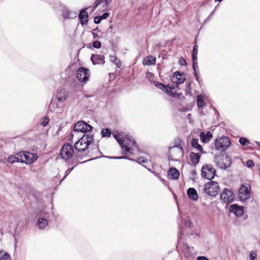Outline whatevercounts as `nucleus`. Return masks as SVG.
Segmentation results:
<instances>
[{
	"label": "nucleus",
	"instance_id": "f257e3e1",
	"mask_svg": "<svg viewBox=\"0 0 260 260\" xmlns=\"http://www.w3.org/2000/svg\"><path fill=\"white\" fill-rule=\"evenodd\" d=\"M113 136L121 146L123 154H133L138 151L139 147L132 137L125 136L123 137L121 133L113 134Z\"/></svg>",
	"mask_w": 260,
	"mask_h": 260
},
{
	"label": "nucleus",
	"instance_id": "f03ea898",
	"mask_svg": "<svg viewBox=\"0 0 260 260\" xmlns=\"http://www.w3.org/2000/svg\"><path fill=\"white\" fill-rule=\"evenodd\" d=\"M93 141V135L85 134L75 143L74 148L79 152H84L89 148Z\"/></svg>",
	"mask_w": 260,
	"mask_h": 260
},
{
	"label": "nucleus",
	"instance_id": "7ed1b4c3",
	"mask_svg": "<svg viewBox=\"0 0 260 260\" xmlns=\"http://www.w3.org/2000/svg\"><path fill=\"white\" fill-rule=\"evenodd\" d=\"M53 8L61 11V15L64 19H74L77 16V13L75 12L70 10L59 1L55 3Z\"/></svg>",
	"mask_w": 260,
	"mask_h": 260
},
{
	"label": "nucleus",
	"instance_id": "20e7f679",
	"mask_svg": "<svg viewBox=\"0 0 260 260\" xmlns=\"http://www.w3.org/2000/svg\"><path fill=\"white\" fill-rule=\"evenodd\" d=\"M216 150L220 152H225L231 145L230 139L226 136L216 138L214 142Z\"/></svg>",
	"mask_w": 260,
	"mask_h": 260
},
{
	"label": "nucleus",
	"instance_id": "39448f33",
	"mask_svg": "<svg viewBox=\"0 0 260 260\" xmlns=\"http://www.w3.org/2000/svg\"><path fill=\"white\" fill-rule=\"evenodd\" d=\"M74 149L72 145L65 143L60 150V157L66 161L69 160L73 156Z\"/></svg>",
	"mask_w": 260,
	"mask_h": 260
},
{
	"label": "nucleus",
	"instance_id": "423d86ee",
	"mask_svg": "<svg viewBox=\"0 0 260 260\" xmlns=\"http://www.w3.org/2000/svg\"><path fill=\"white\" fill-rule=\"evenodd\" d=\"M219 186L217 182L210 181L204 185L205 193L211 197H215L218 192Z\"/></svg>",
	"mask_w": 260,
	"mask_h": 260
},
{
	"label": "nucleus",
	"instance_id": "0eeeda50",
	"mask_svg": "<svg viewBox=\"0 0 260 260\" xmlns=\"http://www.w3.org/2000/svg\"><path fill=\"white\" fill-rule=\"evenodd\" d=\"M183 149L179 144L169 148V158L172 160H176L183 156Z\"/></svg>",
	"mask_w": 260,
	"mask_h": 260
},
{
	"label": "nucleus",
	"instance_id": "6e6552de",
	"mask_svg": "<svg viewBox=\"0 0 260 260\" xmlns=\"http://www.w3.org/2000/svg\"><path fill=\"white\" fill-rule=\"evenodd\" d=\"M214 162L218 168L222 169H226L230 166L231 159L228 155L225 157L223 156L215 155L214 156Z\"/></svg>",
	"mask_w": 260,
	"mask_h": 260
},
{
	"label": "nucleus",
	"instance_id": "1a4fd4ad",
	"mask_svg": "<svg viewBox=\"0 0 260 260\" xmlns=\"http://www.w3.org/2000/svg\"><path fill=\"white\" fill-rule=\"evenodd\" d=\"M19 153L20 158H21L23 160L20 161V162L22 163L31 164L38 158V156L36 153L28 151L19 152Z\"/></svg>",
	"mask_w": 260,
	"mask_h": 260
},
{
	"label": "nucleus",
	"instance_id": "9d476101",
	"mask_svg": "<svg viewBox=\"0 0 260 260\" xmlns=\"http://www.w3.org/2000/svg\"><path fill=\"white\" fill-rule=\"evenodd\" d=\"M154 83L155 86H156L157 88L162 90L168 95H171L173 98H179L180 95L182 94L181 93L179 94L174 92L173 91L174 90V87L172 88L169 85H166L158 82H154Z\"/></svg>",
	"mask_w": 260,
	"mask_h": 260
},
{
	"label": "nucleus",
	"instance_id": "9b49d317",
	"mask_svg": "<svg viewBox=\"0 0 260 260\" xmlns=\"http://www.w3.org/2000/svg\"><path fill=\"white\" fill-rule=\"evenodd\" d=\"M250 197V186L248 184H242L239 189L238 198L241 201L244 202Z\"/></svg>",
	"mask_w": 260,
	"mask_h": 260
},
{
	"label": "nucleus",
	"instance_id": "f8f14e48",
	"mask_svg": "<svg viewBox=\"0 0 260 260\" xmlns=\"http://www.w3.org/2000/svg\"><path fill=\"white\" fill-rule=\"evenodd\" d=\"M216 175V170L210 165L203 166L202 168V176L209 180H211Z\"/></svg>",
	"mask_w": 260,
	"mask_h": 260
},
{
	"label": "nucleus",
	"instance_id": "ddd939ff",
	"mask_svg": "<svg viewBox=\"0 0 260 260\" xmlns=\"http://www.w3.org/2000/svg\"><path fill=\"white\" fill-rule=\"evenodd\" d=\"M234 194L232 190L227 188H224L220 195V199L222 203L230 204L234 199Z\"/></svg>",
	"mask_w": 260,
	"mask_h": 260
},
{
	"label": "nucleus",
	"instance_id": "4468645a",
	"mask_svg": "<svg viewBox=\"0 0 260 260\" xmlns=\"http://www.w3.org/2000/svg\"><path fill=\"white\" fill-rule=\"evenodd\" d=\"M186 75L184 73H181L179 71L175 72L171 78V82L175 84L176 88L179 87V84H181L185 81Z\"/></svg>",
	"mask_w": 260,
	"mask_h": 260
},
{
	"label": "nucleus",
	"instance_id": "2eb2a0df",
	"mask_svg": "<svg viewBox=\"0 0 260 260\" xmlns=\"http://www.w3.org/2000/svg\"><path fill=\"white\" fill-rule=\"evenodd\" d=\"M89 77V71L83 67L79 68L77 71V78L81 82L86 81Z\"/></svg>",
	"mask_w": 260,
	"mask_h": 260
},
{
	"label": "nucleus",
	"instance_id": "dca6fc26",
	"mask_svg": "<svg viewBox=\"0 0 260 260\" xmlns=\"http://www.w3.org/2000/svg\"><path fill=\"white\" fill-rule=\"evenodd\" d=\"M109 2L110 0H96L93 5V10L99 6H101L102 11H107L108 10Z\"/></svg>",
	"mask_w": 260,
	"mask_h": 260
},
{
	"label": "nucleus",
	"instance_id": "f3484780",
	"mask_svg": "<svg viewBox=\"0 0 260 260\" xmlns=\"http://www.w3.org/2000/svg\"><path fill=\"white\" fill-rule=\"evenodd\" d=\"M90 59L94 65L105 63V57L103 55L92 54Z\"/></svg>",
	"mask_w": 260,
	"mask_h": 260
},
{
	"label": "nucleus",
	"instance_id": "a211bd4d",
	"mask_svg": "<svg viewBox=\"0 0 260 260\" xmlns=\"http://www.w3.org/2000/svg\"><path fill=\"white\" fill-rule=\"evenodd\" d=\"M230 211L231 212H233L238 217L241 216L244 213L243 208L236 204L231 205Z\"/></svg>",
	"mask_w": 260,
	"mask_h": 260
},
{
	"label": "nucleus",
	"instance_id": "6ab92c4d",
	"mask_svg": "<svg viewBox=\"0 0 260 260\" xmlns=\"http://www.w3.org/2000/svg\"><path fill=\"white\" fill-rule=\"evenodd\" d=\"M68 97V93L64 89L57 91L56 98L58 102H64Z\"/></svg>",
	"mask_w": 260,
	"mask_h": 260
},
{
	"label": "nucleus",
	"instance_id": "aec40b11",
	"mask_svg": "<svg viewBox=\"0 0 260 260\" xmlns=\"http://www.w3.org/2000/svg\"><path fill=\"white\" fill-rule=\"evenodd\" d=\"M168 175L170 178L175 180L179 178L180 173L175 168H171L168 172Z\"/></svg>",
	"mask_w": 260,
	"mask_h": 260
},
{
	"label": "nucleus",
	"instance_id": "412c9836",
	"mask_svg": "<svg viewBox=\"0 0 260 260\" xmlns=\"http://www.w3.org/2000/svg\"><path fill=\"white\" fill-rule=\"evenodd\" d=\"M79 18L82 25H86L88 22V14L85 10H82L79 14Z\"/></svg>",
	"mask_w": 260,
	"mask_h": 260
},
{
	"label": "nucleus",
	"instance_id": "4be33fe9",
	"mask_svg": "<svg viewBox=\"0 0 260 260\" xmlns=\"http://www.w3.org/2000/svg\"><path fill=\"white\" fill-rule=\"evenodd\" d=\"M187 194L188 198L192 201H197L198 199V194L194 188H189L187 190Z\"/></svg>",
	"mask_w": 260,
	"mask_h": 260
},
{
	"label": "nucleus",
	"instance_id": "5701e85b",
	"mask_svg": "<svg viewBox=\"0 0 260 260\" xmlns=\"http://www.w3.org/2000/svg\"><path fill=\"white\" fill-rule=\"evenodd\" d=\"M48 222L46 219L44 218H39L36 222L37 226L40 230H44L48 225Z\"/></svg>",
	"mask_w": 260,
	"mask_h": 260
},
{
	"label": "nucleus",
	"instance_id": "b1692460",
	"mask_svg": "<svg viewBox=\"0 0 260 260\" xmlns=\"http://www.w3.org/2000/svg\"><path fill=\"white\" fill-rule=\"evenodd\" d=\"M200 136L201 140L204 143L209 142L212 137V135L210 132H208L207 133L202 132L200 133Z\"/></svg>",
	"mask_w": 260,
	"mask_h": 260
},
{
	"label": "nucleus",
	"instance_id": "393cba45",
	"mask_svg": "<svg viewBox=\"0 0 260 260\" xmlns=\"http://www.w3.org/2000/svg\"><path fill=\"white\" fill-rule=\"evenodd\" d=\"M191 144L192 147L197 149L202 153H205L206 152L203 151L202 146L198 143V139L193 138L191 141Z\"/></svg>",
	"mask_w": 260,
	"mask_h": 260
},
{
	"label": "nucleus",
	"instance_id": "a878e982",
	"mask_svg": "<svg viewBox=\"0 0 260 260\" xmlns=\"http://www.w3.org/2000/svg\"><path fill=\"white\" fill-rule=\"evenodd\" d=\"M155 62L156 58L152 55L148 56L143 60V64L147 66L154 65Z\"/></svg>",
	"mask_w": 260,
	"mask_h": 260
},
{
	"label": "nucleus",
	"instance_id": "bb28decb",
	"mask_svg": "<svg viewBox=\"0 0 260 260\" xmlns=\"http://www.w3.org/2000/svg\"><path fill=\"white\" fill-rule=\"evenodd\" d=\"M189 155L191 161L192 162V164H193L194 165H196L199 162L200 158L201 157V155L200 153L191 152L190 153Z\"/></svg>",
	"mask_w": 260,
	"mask_h": 260
},
{
	"label": "nucleus",
	"instance_id": "cd10ccee",
	"mask_svg": "<svg viewBox=\"0 0 260 260\" xmlns=\"http://www.w3.org/2000/svg\"><path fill=\"white\" fill-rule=\"evenodd\" d=\"M8 162L10 164H13L15 162H20V161H23L22 158H20L19 156V153H17L14 156H9L7 159Z\"/></svg>",
	"mask_w": 260,
	"mask_h": 260
},
{
	"label": "nucleus",
	"instance_id": "c85d7f7f",
	"mask_svg": "<svg viewBox=\"0 0 260 260\" xmlns=\"http://www.w3.org/2000/svg\"><path fill=\"white\" fill-rule=\"evenodd\" d=\"M82 124L85 126L86 125V122L84 121H79L77 122L74 125V131L75 132H82L83 128Z\"/></svg>",
	"mask_w": 260,
	"mask_h": 260
},
{
	"label": "nucleus",
	"instance_id": "c756f323",
	"mask_svg": "<svg viewBox=\"0 0 260 260\" xmlns=\"http://www.w3.org/2000/svg\"><path fill=\"white\" fill-rule=\"evenodd\" d=\"M112 133L111 131L108 128H103L101 131V135L102 137H107L109 138L111 136Z\"/></svg>",
	"mask_w": 260,
	"mask_h": 260
},
{
	"label": "nucleus",
	"instance_id": "7c9ffc66",
	"mask_svg": "<svg viewBox=\"0 0 260 260\" xmlns=\"http://www.w3.org/2000/svg\"><path fill=\"white\" fill-rule=\"evenodd\" d=\"M197 105L199 107H203L205 106V103L203 100V98L201 95H198L197 97Z\"/></svg>",
	"mask_w": 260,
	"mask_h": 260
},
{
	"label": "nucleus",
	"instance_id": "2f4dec72",
	"mask_svg": "<svg viewBox=\"0 0 260 260\" xmlns=\"http://www.w3.org/2000/svg\"><path fill=\"white\" fill-rule=\"evenodd\" d=\"M239 142L240 144L243 146H247L250 143L249 140L245 137L240 138L239 140Z\"/></svg>",
	"mask_w": 260,
	"mask_h": 260
},
{
	"label": "nucleus",
	"instance_id": "473e14b6",
	"mask_svg": "<svg viewBox=\"0 0 260 260\" xmlns=\"http://www.w3.org/2000/svg\"><path fill=\"white\" fill-rule=\"evenodd\" d=\"M111 60L117 66L120 68L121 66L120 60L116 56H110Z\"/></svg>",
	"mask_w": 260,
	"mask_h": 260
},
{
	"label": "nucleus",
	"instance_id": "72a5a7b5",
	"mask_svg": "<svg viewBox=\"0 0 260 260\" xmlns=\"http://www.w3.org/2000/svg\"><path fill=\"white\" fill-rule=\"evenodd\" d=\"M82 133H86L88 132H90L92 128V126L86 123V125L82 124Z\"/></svg>",
	"mask_w": 260,
	"mask_h": 260
},
{
	"label": "nucleus",
	"instance_id": "f704fd0d",
	"mask_svg": "<svg viewBox=\"0 0 260 260\" xmlns=\"http://www.w3.org/2000/svg\"><path fill=\"white\" fill-rule=\"evenodd\" d=\"M10 259V256L8 253L0 252V260H11Z\"/></svg>",
	"mask_w": 260,
	"mask_h": 260
},
{
	"label": "nucleus",
	"instance_id": "c9c22d12",
	"mask_svg": "<svg viewBox=\"0 0 260 260\" xmlns=\"http://www.w3.org/2000/svg\"><path fill=\"white\" fill-rule=\"evenodd\" d=\"M185 94L186 95H190L191 94V88H190V82H186L185 83Z\"/></svg>",
	"mask_w": 260,
	"mask_h": 260
},
{
	"label": "nucleus",
	"instance_id": "e433bc0d",
	"mask_svg": "<svg viewBox=\"0 0 260 260\" xmlns=\"http://www.w3.org/2000/svg\"><path fill=\"white\" fill-rule=\"evenodd\" d=\"M192 66L194 67H197V66H198L197 54H192Z\"/></svg>",
	"mask_w": 260,
	"mask_h": 260
},
{
	"label": "nucleus",
	"instance_id": "4c0bfd02",
	"mask_svg": "<svg viewBox=\"0 0 260 260\" xmlns=\"http://www.w3.org/2000/svg\"><path fill=\"white\" fill-rule=\"evenodd\" d=\"M192 69L194 71V76L196 77V79L197 81H199V76H198V73H199V70H198V66L197 67H194L192 66Z\"/></svg>",
	"mask_w": 260,
	"mask_h": 260
},
{
	"label": "nucleus",
	"instance_id": "58836bf2",
	"mask_svg": "<svg viewBox=\"0 0 260 260\" xmlns=\"http://www.w3.org/2000/svg\"><path fill=\"white\" fill-rule=\"evenodd\" d=\"M74 168V167L69 168L66 171L65 175L63 177V178L60 181V183H61L67 177V176H68L71 173V172L72 171Z\"/></svg>",
	"mask_w": 260,
	"mask_h": 260
},
{
	"label": "nucleus",
	"instance_id": "ea45409f",
	"mask_svg": "<svg viewBox=\"0 0 260 260\" xmlns=\"http://www.w3.org/2000/svg\"><path fill=\"white\" fill-rule=\"evenodd\" d=\"M92 46L95 48L99 49L101 47V43L99 41H94L92 43Z\"/></svg>",
	"mask_w": 260,
	"mask_h": 260
},
{
	"label": "nucleus",
	"instance_id": "a19ab883",
	"mask_svg": "<svg viewBox=\"0 0 260 260\" xmlns=\"http://www.w3.org/2000/svg\"><path fill=\"white\" fill-rule=\"evenodd\" d=\"M137 161L140 164H145L148 161V160L143 157H140L137 158Z\"/></svg>",
	"mask_w": 260,
	"mask_h": 260
},
{
	"label": "nucleus",
	"instance_id": "79ce46f5",
	"mask_svg": "<svg viewBox=\"0 0 260 260\" xmlns=\"http://www.w3.org/2000/svg\"><path fill=\"white\" fill-rule=\"evenodd\" d=\"M49 118L47 117H45L43 121L41 122V125L43 126H46L49 123Z\"/></svg>",
	"mask_w": 260,
	"mask_h": 260
},
{
	"label": "nucleus",
	"instance_id": "37998d69",
	"mask_svg": "<svg viewBox=\"0 0 260 260\" xmlns=\"http://www.w3.org/2000/svg\"><path fill=\"white\" fill-rule=\"evenodd\" d=\"M256 256L257 254L255 251H251L249 254L250 260H255Z\"/></svg>",
	"mask_w": 260,
	"mask_h": 260
},
{
	"label": "nucleus",
	"instance_id": "c03bdc74",
	"mask_svg": "<svg viewBox=\"0 0 260 260\" xmlns=\"http://www.w3.org/2000/svg\"><path fill=\"white\" fill-rule=\"evenodd\" d=\"M246 165L248 168H251L254 166V163L253 160L249 159L246 161Z\"/></svg>",
	"mask_w": 260,
	"mask_h": 260
},
{
	"label": "nucleus",
	"instance_id": "a18cd8bd",
	"mask_svg": "<svg viewBox=\"0 0 260 260\" xmlns=\"http://www.w3.org/2000/svg\"><path fill=\"white\" fill-rule=\"evenodd\" d=\"M102 20V19L101 18L100 16H96L94 18V22L95 24H99L101 22Z\"/></svg>",
	"mask_w": 260,
	"mask_h": 260
},
{
	"label": "nucleus",
	"instance_id": "49530a36",
	"mask_svg": "<svg viewBox=\"0 0 260 260\" xmlns=\"http://www.w3.org/2000/svg\"><path fill=\"white\" fill-rule=\"evenodd\" d=\"M185 226L190 227L191 226V222L189 218H186L185 220Z\"/></svg>",
	"mask_w": 260,
	"mask_h": 260
},
{
	"label": "nucleus",
	"instance_id": "de8ad7c7",
	"mask_svg": "<svg viewBox=\"0 0 260 260\" xmlns=\"http://www.w3.org/2000/svg\"><path fill=\"white\" fill-rule=\"evenodd\" d=\"M179 62L181 66H185L186 64L185 60L182 57L179 59Z\"/></svg>",
	"mask_w": 260,
	"mask_h": 260
},
{
	"label": "nucleus",
	"instance_id": "09e8293b",
	"mask_svg": "<svg viewBox=\"0 0 260 260\" xmlns=\"http://www.w3.org/2000/svg\"><path fill=\"white\" fill-rule=\"evenodd\" d=\"M198 46L197 45H194L193 47V50H192V54H197L198 55Z\"/></svg>",
	"mask_w": 260,
	"mask_h": 260
},
{
	"label": "nucleus",
	"instance_id": "8fccbe9b",
	"mask_svg": "<svg viewBox=\"0 0 260 260\" xmlns=\"http://www.w3.org/2000/svg\"><path fill=\"white\" fill-rule=\"evenodd\" d=\"M109 16V14L108 13H104L103 14L102 16H100L102 19H106Z\"/></svg>",
	"mask_w": 260,
	"mask_h": 260
},
{
	"label": "nucleus",
	"instance_id": "3c124183",
	"mask_svg": "<svg viewBox=\"0 0 260 260\" xmlns=\"http://www.w3.org/2000/svg\"><path fill=\"white\" fill-rule=\"evenodd\" d=\"M95 30H96V29H94L91 32V34L93 36V39H97L99 37L98 35L94 32V31H95Z\"/></svg>",
	"mask_w": 260,
	"mask_h": 260
},
{
	"label": "nucleus",
	"instance_id": "603ef678",
	"mask_svg": "<svg viewBox=\"0 0 260 260\" xmlns=\"http://www.w3.org/2000/svg\"><path fill=\"white\" fill-rule=\"evenodd\" d=\"M198 260H209L208 258L203 256H199L197 257Z\"/></svg>",
	"mask_w": 260,
	"mask_h": 260
},
{
	"label": "nucleus",
	"instance_id": "864d4df0",
	"mask_svg": "<svg viewBox=\"0 0 260 260\" xmlns=\"http://www.w3.org/2000/svg\"><path fill=\"white\" fill-rule=\"evenodd\" d=\"M110 158L113 159H124L126 158L125 156H119V157H109Z\"/></svg>",
	"mask_w": 260,
	"mask_h": 260
},
{
	"label": "nucleus",
	"instance_id": "5fc2aeb1",
	"mask_svg": "<svg viewBox=\"0 0 260 260\" xmlns=\"http://www.w3.org/2000/svg\"><path fill=\"white\" fill-rule=\"evenodd\" d=\"M160 180L165 184L167 185V182L164 179L161 178L160 177H158Z\"/></svg>",
	"mask_w": 260,
	"mask_h": 260
},
{
	"label": "nucleus",
	"instance_id": "6e6d98bb",
	"mask_svg": "<svg viewBox=\"0 0 260 260\" xmlns=\"http://www.w3.org/2000/svg\"><path fill=\"white\" fill-rule=\"evenodd\" d=\"M148 169V171H149L151 172L152 173H153L155 176H156L158 177V174L157 173L152 172V171H151V170H150V169Z\"/></svg>",
	"mask_w": 260,
	"mask_h": 260
},
{
	"label": "nucleus",
	"instance_id": "4d7b16f0",
	"mask_svg": "<svg viewBox=\"0 0 260 260\" xmlns=\"http://www.w3.org/2000/svg\"><path fill=\"white\" fill-rule=\"evenodd\" d=\"M213 13H214V11H212V12L210 14L209 16H208V17L207 18V19H209V17H211V16L213 15Z\"/></svg>",
	"mask_w": 260,
	"mask_h": 260
},
{
	"label": "nucleus",
	"instance_id": "13d9d810",
	"mask_svg": "<svg viewBox=\"0 0 260 260\" xmlns=\"http://www.w3.org/2000/svg\"><path fill=\"white\" fill-rule=\"evenodd\" d=\"M256 143L257 145V146L260 147V142H256Z\"/></svg>",
	"mask_w": 260,
	"mask_h": 260
},
{
	"label": "nucleus",
	"instance_id": "bf43d9fd",
	"mask_svg": "<svg viewBox=\"0 0 260 260\" xmlns=\"http://www.w3.org/2000/svg\"><path fill=\"white\" fill-rule=\"evenodd\" d=\"M190 116H191V114H188L187 115V118H189V117H190Z\"/></svg>",
	"mask_w": 260,
	"mask_h": 260
},
{
	"label": "nucleus",
	"instance_id": "052dcab7",
	"mask_svg": "<svg viewBox=\"0 0 260 260\" xmlns=\"http://www.w3.org/2000/svg\"><path fill=\"white\" fill-rule=\"evenodd\" d=\"M184 256L186 257H187L188 256V255L187 254V253H185L184 254Z\"/></svg>",
	"mask_w": 260,
	"mask_h": 260
},
{
	"label": "nucleus",
	"instance_id": "680f3d73",
	"mask_svg": "<svg viewBox=\"0 0 260 260\" xmlns=\"http://www.w3.org/2000/svg\"><path fill=\"white\" fill-rule=\"evenodd\" d=\"M222 0H215V2H221Z\"/></svg>",
	"mask_w": 260,
	"mask_h": 260
},
{
	"label": "nucleus",
	"instance_id": "e2e57ef3",
	"mask_svg": "<svg viewBox=\"0 0 260 260\" xmlns=\"http://www.w3.org/2000/svg\"><path fill=\"white\" fill-rule=\"evenodd\" d=\"M130 160H133V161H136L135 159H131Z\"/></svg>",
	"mask_w": 260,
	"mask_h": 260
}]
</instances>
